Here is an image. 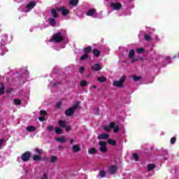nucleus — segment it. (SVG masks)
Returning <instances> with one entry per match:
<instances>
[{"mask_svg":"<svg viewBox=\"0 0 179 179\" xmlns=\"http://www.w3.org/2000/svg\"><path fill=\"white\" fill-rule=\"evenodd\" d=\"M49 86H52V87H55L57 86V84L51 83Z\"/></svg>","mask_w":179,"mask_h":179,"instance_id":"8fccbe9b","label":"nucleus"},{"mask_svg":"<svg viewBox=\"0 0 179 179\" xmlns=\"http://www.w3.org/2000/svg\"><path fill=\"white\" fill-rule=\"evenodd\" d=\"M110 7L113 10H120L122 8V4L120 2H110Z\"/></svg>","mask_w":179,"mask_h":179,"instance_id":"39448f33","label":"nucleus"},{"mask_svg":"<svg viewBox=\"0 0 179 179\" xmlns=\"http://www.w3.org/2000/svg\"><path fill=\"white\" fill-rule=\"evenodd\" d=\"M97 80L99 82L103 83L106 80V77H98Z\"/></svg>","mask_w":179,"mask_h":179,"instance_id":"4c0bfd02","label":"nucleus"},{"mask_svg":"<svg viewBox=\"0 0 179 179\" xmlns=\"http://www.w3.org/2000/svg\"><path fill=\"white\" fill-rule=\"evenodd\" d=\"M136 52H137L138 54H142V53L145 52V49H143V48H137Z\"/></svg>","mask_w":179,"mask_h":179,"instance_id":"7c9ffc66","label":"nucleus"},{"mask_svg":"<svg viewBox=\"0 0 179 179\" xmlns=\"http://www.w3.org/2000/svg\"><path fill=\"white\" fill-rule=\"evenodd\" d=\"M26 130H27L28 132H34V131H36V127H34V126H28V127L26 128Z\"/></svg>","mask_w":179,"mask_h":179,"instance_id":"a211bd4d","label":"nucleus"},{"mask_svg":"<svg viewBox=\"0 0 179 179\" xmlns=\"http://www.w3.org/2000/svg\"><path fill=\"white\" fill-rule=\"evenodd\" d=\"M92 87H93V89H96L97 87L96 85H92Z\"/></svg>","mask_w":179,"mask_h":179,"instance_id":"13d9d810","label":"nucleus"},{"mask_svg":"<svg viewBox=\"0 0 179 179\" xmlns=\"http://www.w3.org/2000/svg\"><path fill=\"white\" fill-rule=\"evenodd\" d=\"M86 16H91L94 19H100L103 16V12L97 13L95 8H90L85 12Z\"/></svg>","mask_w":179,"mask_h":179,"instance_id":"7ed1b4c3","label":"nucleus"},{"mask_svg":"<svg viewBox=\"0 0 179 179\" xmlns=\"http://www.w3.org/2000/svg\"><path fill=\"white\" fill-rule=\"evenodd\" d=\"M30 31H33V30L30 29Z\"/></svg>","mask_w":179,"mask_h":179,"instance_id":"680f3d73","label":"nucleus"},{"mask_svg":"<svg viewBox=\"0 0 179 179\" xmlns=\"http://www.w3.org/2000/svg\"><path fill=\"white\" fill-rule=\"evenodd\" d=\"M91 69L95 72L101 71V65H100V64H95L92 66Z\"/></svg>","mask_w":179,"mask_h":179,"instance_id":"9b49d317","label":"nucleus"},{"mask_svg":"<svg viewBox=\"0 0 179 179\" xmlns=\"http://www.w3.org/2000/svg\"><path fill=\"white\" fill-rule=\"evenodd\" d=\"M42 179H48V173H44L42 176Z\"/></svg>","mask_w":179,"mask_h":179,"instance_id":"37998d69","label":"nucleus"},{"mask_svg":"<svg viewBox=\"0 0 179 179\" xmlns=\"http://www.w3.org/2000/svg\"><path fill=\"white\" fill-rule=\"evenodd\" d=\"M14 103L15 104H16L17 106H20L21 101L20 99H14Z\"/></svg>","mask_w":179,"mask_h":179,"instance_id":"79ce46f5","label":"nucleus"},{"mask_svg":"<svg viewBox=\"0 0 179 179\" xmlns=\"http://www.w3.org/2000/svg\"><path fill=\"white\" fill-rule=\"evenodd\" d=\"M125 79H127V77L125 76H122L120 81H113V86H115L116 87H122V83L125 82Z\"/></svg>","mask_w":179,"mask_h":179,"instance_id":"0eeeda50","label":"nucleus"},{"mask_svg":"<svg viewBox=\"0 0 179 179\" xmlns=\"http://www.w3.org/2000/svg\"><path fill=\"white\" fill-rule=\"evenodd\" d=\"M165 62H166V64H171V57H170L169 56L166 57L165 58Z\"/></svg>","mask_w":179,"mask_h":179,"instance_id":"72a5a7b5","label":"nucleus"},{"mask_svg":"<svg viewBox=\"0 0 179 179\" xmlns=\"http://www.w3.org/2000/svg\"><path fill=\"white\" fill-rule=\"evenodd\" d=\"M99 151L101 153H107V142L106 141H99Z\"/></svg>","mask_w":179,"mask_h":179,"instance_id":"423d86ee","label":"nucleus"},{"mask_svg":"<svg viewBox=\"0 0 179 179\" xmlns=\"http://www.w3.org/2000/svg\"><path fill=\"white\" fill-rule=\"evenodd\" d=\"M5 142V139H0V146Z\"/></svg>","mask_w":179,"mask_h":179,"instance_id":"603ef678","label":"nucleus"},{"mask_svg":"<svg viewBox=\"0 0 179 179\" xmlns=\"http://www.w3.org/2000/svg\"><path fill=\"white\" fill-rule=\"evenodd\" d=\"M99 176L101 178H104L106 177V171L101 170L99 171Z\"/></svg>","mask_w":179,"mask_h":179,"instance_id":"cd10ccee","label":"nucleus"},{"mask_svg":"<svg viewBox=\"0 0 179 179\" xmlns=\"http://www.w3.org/2000/svg\"><path fill=\"white\" fill-rule=\"evenodd\" d=\"M64 41V37L62 36V34L61 32H58L55 34L52 38L46 41L47 44L49 43H61V41Z\"/></svg>","mask_w":179,"mask_h":179,"instance_id":"20e7f679","label":"nucleus"},{"mask_svg":"<svg viewBox=\"0 0 179 179\" xmlns=\"http://www.w3.org/2000/svg\"><path fill=\"white\" fill-rule=\"evenodd\" d=\"M87 58H89V55L85 54L83 56H81V57L80 58V60L85 61V59H87Z\"/></svg>","mask_w":179,"mask_h":179,"instance_id":"c756f323","label":"nucleus"},{"mask_svg":"<svg viewBox=\"0 0 179 179\" xmlns=\"http://www.w3.org/2000/svg\"><path fill=\"white\" fill-rule=\"evenodd\" d=\"M30 156L31 154L29 152H27L24 154H22V155L20 157H17V160L18 162H20V159L22 160V162H29V159H30Z\"/></svg>","mask_w":179,"mask_h":179,"instance_id":"6e6552de","label":"nucleus"},{"mask_svg":"<svg viewBox=\"0 0 179 179\" xmlns=\"http://www.w3.org/2000/svg\"><path fill=\"white\" fill-rule=\"evenodd\" d=\"M79 72L80 73H83V72H85V67L81 66L79 69Z\"/></svg>","mask_w":179,"mask_h":179,"instance_id":"49530a36","label":"nucleus"},{"mask_svg":"<svg viewBox=\"0 0 179 179\" xmlns=\"http://www.w3.org/2000/svg\"><path fill=\"white\" fill-rule=\"evenodd\" d=\"M89 155H94V153H96V148H91L88 151Z\"/></svg>","mask_w":179,"mask_h":179,"instance_id":"e433bc0d","label":"nucleus"},{"mask_svg":"<svg viewBox=\"0 0 179 179\" xmlns=\"http://www.w3.org/2000/svg\"><path fill=\"white\" fill-rule=\"evenodd\" d=\"M15 2L20 3V2H22L23 0H15Z\"/></svg>","mask_w":179,"mask_h":179,"instance_id":"4d7b16f0","label":"nucleus"},{"mask_svg":"<svg viewBox=\"0 0 179 179\" xmlns=\"http://www.w3.org/2000/svg\"><path fill=\"white\" fill-rule=\"evenodd\" d=\"M34 6H36V2L31 1L26 6L25 9L22 10V12H30V10H31Z\"/></svg>","mask_w":179,"mask_h":179,"instance_id":"1a4fd4ad","label":"nucleus"},{"mask_svg":"<svg viewBox=\"0 0 179 179\" xmlns=\"http://www.w3.org/2000/svg\"><path fill=\"white\" fill-rule=\"evenodd\" d=\"M87 83L86 82V80H82L80 82V86L82 87H85V86H87Z\"/></svg>","mask_w":179,"mask_h":179,"instance_id":"58836bf2","label":"nucleus"},{"mask_svg":"<svg viewBox=\"0 0 179 179\" xmlns=\"http://www.w3.org/2000/svg\"><path fill=\"white\" fill-rule=\"evenodd\" d=\"M6 44H8V36L4 35L1 38V41L0 43V55H5L8 52V48H6Z\"/></svg>","mask_w":179,"mask_h":179,"instance_id":"f257e3e1","label":"nucleus"},{"mask_svg":"<svg viewBox=\"0 0 179 179\" xmlns=\"http://www.w3.org/2000/svg\"><path fill=\"white\" fill-rule=\"evenodd\" d=\"M59 125L62 128H65V127H66V122L65 120H59Z\"/></svg>","mask_w":179,"mask_h":179,"instance_id":"6ab92c4d","label":"nucleus"},{"mask_svg":"<svg viewBox=\"0 0 179 179\" xmlns=\"http://www.w3.org/2000/svg\"><path fill=\"white\" fill-rule=\"evenodd\" d=\"M173 58H177V56L175 55V56L173 57Z\"/></svg>","mask_w":179,"mask_h":179,"instance_id":"bf43d9fd","label":"nucleus"},{"mask_svg":"<svg viewBox=\"0 0 179 179\" xmlns=\"http://www.w3.org/2000/svg\"><path fill=\"white\" fill-rule=\"evenodd\" d=\"M62 105V103L61 101L57 102L56 104L57 108H59Z\"/></svg>","mask_w":179,"mask_h":179,"instance_id":"de8ad7c7","label":"nucleus"},{"mask_svg":"<svg viewBox=\"0 0 179 179\" xmlns=\"http://www.w3.org/2000/svg\"><path fill=\"white\" fill-rule=\"evenodd\" d=\"M133 159L135 160V162L139 161V157L138 156V154L134 153L133 154Z\"/></svg>","mask_w":179,"mask_h":179,"instance_id":"2f4dec72","label":"nucleus"},{"mask_svg":"<svg viewBox=\"0 0 179 179\" xmlns=\"http://www.w3.org/2000/svg\"><path fill=\"white\" fill-rule=\"evenodd\" d=\"M1 87H0V96L5 93V85L3 84H1Z\"/></svg>","mask_w":179,"mask_h":179,"instance_id":"b1692460","label":"nucleus"},{"mask_svg":"<svg viewBox=\"0 0 179 179\" xmlns=\"http://www.w3.org/2000/svg\"><path fill=\"white\" fill-rule=\"evenodd\" d=\"M58 11L62 15V16H66L69 15V10L66 7H60L57 8Z\"/></svg>","mask_w":179,"mask_h":179,"instance_id":"9d476101","label":"nucleus"},{"mask_svg":"<svg viewBox=\"0 0 179 179\" xmlns=\"http://www.w3.org/2000/svg\"><path fill=\"white\" fill-rule=\"evenodd\" d=\"M167 159H169V155H166L164 157V160H167Z\"/></svg>","mask_w":179,"mask_h":179,"instance_id":"5fc2aeb1","label":"nucleus"},{"mask_svg":"<svg viewBox=\"0 0 179 179\" xmlns=\"http://www.w3.org/2000/svg\"><path fill=\"white\" fill-rule=\"evenodd\" d=\"M40 114L42 116L38 117L39 121H45V117H45V115H47V112H45L44 110H41L40 111Z\"/></svg>","mask_w":179,"mask_h":179,"instance_id":"2eb2a0df","label":"nucleus"},{"mask_svg":"<svg viewBox=\"0 0 179 179\" xmlns=\"http://www.w3.org/2000/svg\"><path fill=\"white\" fill-rule=\"evenodd\" d=\"M177 141V138L176 137H172L170 140V143H171V145H174V143H176V141Z\"/></svg>","mask_w":179,"mask_h":179,"instance_id":"c9c22d12","label":"nucleus"},{"mask_svg":"<svg viewBox=\"0 0 179 179\" xmlns=\"http://www.w3.org/2000/svg\"><path fill=\"white\" fill-rule=\"evenodd\" d=\"M108 143L112 146H115L117 145V141H115V140L108 139Z\"/></svg>","mask_w":179,"mask_h":179,"instance_id":"aec40b11","label":"nucleus"},{"mask_svg":"<svg viewBox=\"0 0 179 179\" xmlns=\"http://www.w3.org/2000/svg\"><path fill=\"white\" fill-rule=\"evenodd\" d=\"M75 108H76V106L74 108H70L69 109L66 110L65 112L66 115H72L73 113H75Z\"/></svg>","mask_w":179,"mask_h":179,"instance_id":"4468645a","label":"nucleus"},{"mask_svg":"<svg viewBox=\"0 0 179 179\" xmlns=\"http://www.w3.org/2000/svg\"><path fill=\"white\" fill-rule=\"evenodd\" d=\"M110 128L113 129L114 132L117 133L118 131H120V127L118 126H115V123L110 122Z\"/></svg>","mask_w":179,"mask_h":179,"instance_id":"ddd939ff","label":"nucleus"},{"mask_svg":"<svg viewBox=\"0 0 179 179\" xmlns=\"http://www.w3.org/2000/svg\"><path fill=\"white\" fill-rule=\"evenodd\" d=\"M55 131L56 134H62V129H61V128H59V127H56L55 129Z\"/></svg>","mask_w":179,"mask_h":179,"instance_id":"f704fd0d","label":"nucleus"},{"mask_svg":"<svg viewBox=\"0 0 179 179\" xmlns=\"http://www.w3.org/2000/svg\"><path fill=\"white\" fill-rule=\"evenodd\" d=\"M108 134H102L98 136V139H108Z\"/></svg>","mask_w":179,"mask_h":179,"instance_id":"dca6fc26","label":"nucleus"},{"mask_svg":"<svg viewBox=\"0 0 179 179\" xmlns=\"http://www.w3.org/2000/svg\"><path fill=\"white\" fill-rule=\"evenodd\" d=\"M117 166L116 165H112L109 167L108 171L110 174H115L117 173Z\"/></svg>","mask_w":179,"mask_h":179,"instance_id":"f8f14e48","label":"nucleus"},{"mask_svg":"<svg viewBox=\"0 0 179 179\" xmlns=\"http://www.w3.org/2000/svg\"><path fill=\"white\" fill-rule=\"evenodd\" d=\"M93 54L95 57H99V55H100V50H99L97 49H94Z\"/></svg>","mask_w":179,"mask_h":179,"instance_id":"c85d7f7f","label":"nucleus"},{"mask_svg":"<svg viewBox=\"0 0 179 179\" xmlns=\"http://www.w3.org/2000/svg\"><path fill=\"white\" fill-rule=\"evenodd\" d=\"M72 142H73V141L71 140V143H72Z\"/></svg>","mask_w":179,"mask_h":179,"instance_id":"052dcab7","label":"nucleus"},{"mask_svg":"<svg viewBox=\"0 0 179 179\" xmlns=\"http://www.w3.org/2000/svg\"><path fill=\"white\" fill-rule=\"evenodd\" d=\"M53 129H54V126L52 125H50L47 128V130L49 131V132H51V131H52Z\"/></svg>","mask_w":179,"mask_h":179,"instance_id":"c03bdc74","label":"nucleus"},{"mask_svg":"<svg viewBox=\"0 0 179 179\" xmlns=\"http://www.w3.org/2000/svg\"><path fill=\"white\" fill-rule=\"evenodd\" d=\"M66 131H67V132L71 131V127L69 126L66 127Z\"/></svg>","mask_w":179,"mask_h":179,"instance_id":"3c124183","label":"nucleus"},{"mask_svg":"<svg viewBox=\"0 0 179 179\" xmlns=\"http://www.w3.org/2000/svg\"><path fill=\"white\" fill-rule=\"evenodd\" d=\"M56 141H57V142H60V143H64V142H65V138H56Z\"/></svg>","mask_w":179,"mask_h":179,"instance_id":"473e14b6","label":"nucleus"},{"mask_svg":"<svg viewBox=\"0 0 179 179\" xmlns=\"http://www.w3.org/2000/svg\"><path fill=\"white\" fill-rule=\"evenodd\" d=\"M49 16L50 17L48 18V22L50 24V26L54 27V26L57 24V22L55 21V19L58 17V13L57 12V10H55V8H52L50 13H49Z\"/></svg>","mask_w":179,"mask_h":179,"instance_id":"f03ea898","label":"nucleus"},{"mask_svg":"<svg viewBox=\"0 0 179 179\" xmlns=\"http://www.w3.org/2000/svg\"><path fill=\"white\" fill-rule=\"evenodd\" d=\"M155 167H156V165H155V164H149L148 166V171H152V170H153V169H155Z\"/></svg>","mask_w":179,"mask_h":179,"instance_id":"393cba45","label":"nucleus"},{"mask_svg":"<svg viewBox=\"0 0 179 179\" xmlns=\"http://www.w3.org/2000/svg\"><path fill=\"white\" fill-rule=\"evenodd\" d=\"M155 40L156 43H159V41H160V38H159V36L155 35Z\"/></svg>","mask_w":179,"mask_h":179,"instance_id":"a18cd8bd","label":"nucleus"},{"mask_svg":"<svg viewBox=\"0 0 179 179\" xmlns=\"http://www.w3.org/2000/svg\"><path fill=\"white\" fill-rule=\"evenodd\" d=\"M33 159L35 162H40V160H41V156H40V155H34Z\"/></svg>","mask_w":179,"mask_h":179,"instance_id":"a878e982","label":"nucleus"},{"mask_svg":"<svg viewBox=\"0 0 179 179\" xmlns=\"http://www.w3.org/2000/svg\"><path fill=\"white\" fill-rule=\"evenodd\" d=\"M144 38L146 41H150L152 40V38L149 35H145Z\"/></svg>","mask_w":179,"mask_h":179,"instance_id":"a19ab883","label":"nucleus"},{"mask_svg":"<svg viewBox=\"0 0 179 179\" xmlns=\"http://www.w3.org/2000/svg\"><path fill=\"white\" fill-rule=\"evenodd\" d=\"M92 51V47L88 46L84 49L85 54H89Z\"/></svg>","mask_w":179,"mask_h":179,"instance_id":"bb28decb","label":"nucleus"},{"mask_svg":"<svg viewBox=\"0 0 179 179\" xmlns=\"http://www.w3.org/2000/svg\"><path fill=\"white\" fill-rule=\"evenodd\" d=\"M106 1H108V0H106Z\"/></svg>","mask_w":179,"mask_h":179,"instance_id":"e2e57ef3","label":"nucleus"},{"mask_svg":"<svg viewBox=\"0 0 179 179\" xmlns=\"http://www.w3.org/2000/svg\"><path fill=\"white\" fill-rule=\"evenodd\" d=\"M51 163H55L57 162V156H52L50 158Z\"/></svg>","mask_w":179,"mask_h":179,"instance_id":"ea45409f","label":"nucleus"},{"mask_svg":"<svg viewBox=\"0 0 179 179\" xmlns=\"http://www.w3.org/2000/svg\"><path fill=\"white\" fill-rule=\"evenodd\" d=\"M36 153H38L39 155L41 154V150H38V149H36Z\"/></svg>","mask_w":179,"mask_h":179,"instance_id":"864d4df0","label":"nucleus"},{"mask_svg":"<svg viewBox=\"0 0 179 179\" xmlns=\"http://www.w3.org/2000/svg\"><path fill=\"white\" fill-rule=\"evenodd\" d=\"M110 128H111V127H110V124H109V126L104 127V129H105V131H106V132H109Z\"/></svg>","mask_w":179,"mask_h":179,"instance_id":"09e8293b","label":"nucleus"},{"mask_svg":"<svg viewBox=\"0 0 179 179\" xmlns=\"http://www.w3.org/2000/svg\"><path fill=\"white\" fill-rule=\"evenodd\" d=\"M12 92V89H8L6 90V93H10Z\"/></svg>","mask_w":179,"mask_h":179,"instance_id":"6e6d98bb","label":"nucleus"},{"mask_svg":"<svg viewBox=\"0 0 179 179\" xmlns=\"http://www.w3.org/2000/svg\"><path fill=\"white\" fill-rule=\"evenodd\" d=\"M141 79H142V76H133V80H134V82H138Z\"/></svg>","mask_w":179,"mask_h":179,"instance_id":"4be33fe9","label":"nucleus"},{"mask_svg":"<svg viewBox=\"0 0 179 179\" xmlns=\"http://www.w3.org/2000/svg\"><path fill=\"white\" fill-rule=\"evenodd\" d=\"M73 152H80V148L78 145H74L73 146Z\"/></svg>","mask_w":179,"mask_h":179,"instance_id":"412c9836","label":"nucleus"},{"mask_svg":"<svg viewBox=\"0 0 179 179\" xmlns=\"http://www.w3.org/2000/svg\"><path fill=\"white\" fill-rule=\"evenodd\" d=\"M134 55H135V51L134 50V49H131L129 52V58H134Z\"/></svg>","mask_w":179,"mask_h":179,"instance_id":"5701e85b","label":"nucleus"},{"mask_svg":"<svg viewBox=\"0 0 179 179\" xmlns=\"http://www.w3.org/2000/svg\"><path fill=\"white\" fill-rule=\"evenodd\" d=\"M78 3H79V0H70V1H69V4L71 6H76V5H78Z\"/></svg>","mask_w":179,"mask_h":179,"instance_id":"f3484780","label":"nucleus"}]
</instances>
